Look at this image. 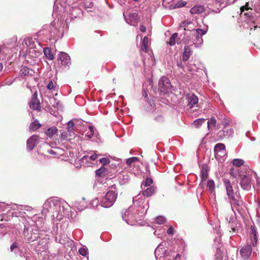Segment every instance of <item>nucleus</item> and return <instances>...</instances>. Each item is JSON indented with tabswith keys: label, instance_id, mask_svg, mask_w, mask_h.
<instances>
[{
	"label": "nucleus",
	"instance_id": "nucleus-1",
	"mask_svg": "<svg viewBox=\"0 0 260 260\" xmlns=\"http://www.w3.org/2000/svg\"><path fill=\"white\" fill-rule=\"evenodd\" d=\"M42 214L52 213V219L56 218L57 221L61 220L63 217L64 207L57 198H50L46 200L43 205Z\"/></svg>",
	"mask_w": 260,
	"mask_h": 260
},
{
	"label": "nucleus",
	"instance_id": "nucleus-2",
	"mask_svg": "<svg viewBox=\"0 0 260 260\" xmlns=\"http://www.w3.org/2000/svg\"><path fill=\"white\" fill-rule=\"evenodd\" d=\"M148 210V204H145L143 208V210L139 211L135 207H131L129 208L122 215V218L125 222L129 225H135L138 220H141L147 212Z\"/></svg>",
	"mask_w": 260,
	"mask_h": 260
},
{
	"label": "nucleus",
	"instance_id": "nucleus-3",
	"mask_svg": "<svg viewBox=\"0 0 260 260\" xmlns=\"http://www.w3.org/2000/svg\"><path fill=\"white\" fill-rule=\"evenodd\" d=\"M223 185L226 189V194L230 199L231 208L234 211V208L238 210L242 205V201L240 200V196L238 191L234 192L231 181L227 179L223 180Z\"/></svg>",
	"mask_w": 260,
	"mask_h": 260
},
{
	"label": "nucleus",
	"instance_id": "nucleus-4",
	"mask_svg": "<svg viewBox=\"0 0 260 260\" xmlns=\"http://www.w3.org/2000/svg\"><path fill=\"white\" fill-rule=\"evenodd\" d=\"M117 193L114 190H109L101 202V206L105 208L111 207L117 199Z\"/></svg>",
	"mask_w": 260,
	"mask_h": 260
},
{
	"label": "nucleus",
	"instance_id": "nucleus-5",
	"mask_svg": "<svg viewBox=\"0 0 260 260\" xmlns=\"http://www.w3.org/2000/svg\"><path fill=\"white\" fill-rule=\"evenodd\" d=\"M172 85L170 80L166 77H162L158 82V90L162 93H166L171 91Z\"/></svg>",
	"mask_w": 260,
	"mask_h": 260
},
{
	"label": "nucleus",
	"instance_id": "nucleus-6",
	"mask_svg": "<svg viewBox=\"0 0 260 260\" xmlns=\"http://www.w3.org/2000/svg\"><path fill=\"white\" fill-rule=\"evenodd\" d=\"M166 244L165 242H162L156 248L155 256L157 260H165L166 257L168 256L167 250L164 247Z\"/></svg>",
	"mask_w": 260,
	"mask_h": 260
},
{
	"label": "nucleus",
	"instance_id": "nucleus-7",
	"mask_svg": "<svg viewBox=\"0 0 260 260\" xmlns=\"http://www.w3.org/2000/svg\"><path fill=\"white\" fill-rule=\"evenodd\" d=\"M214 151L215 158L219 159L226 154L225 146L222 143H218L215 145Z\"/></svg>",
	"mask_w": 260,
	"mask_h": 260
},
{
	"label": "nucleus",
	"instance_id": "nucleus-8",
	"mask_svg": "<svg viewBox=\"0 0 260 260\" xmlns=\"http://www.w3.org/2000/svg\"><path fill=\"white\" fill-rule=\"evenodd\" d=\"M240 185L244 190H249L251 186V177L247 174L241 175Z\"/></svg>",
	"mask_w": 260,
	"mask_h": 260
},
{
	"label": "nucleus",
	"instance_id": "nucleus-9",
	"mask_svg": "<svg viewBox=\"0 0 260 260\" xmlns=\"http://www.w3.org/2000/svg\"><path fill=\"white\" fill-rule=\"evenodd\" d=\"M252 248L250 244L244 245L240 250V254L243 259L250 258L252 253Z\"/></svg>",
	"mask_w": 260,
	"mask_h": 260
},
{
	"label": "nucleus",
	"instance_id": "nucleus-10",
	"mask_svg": "<svg viewBox=\"0 0 260 260\" xmlns=\"http://www.w3.org/2000/svg\"><path fill=\"white\" fill-rule=\"evenodd\" d=\"M144 197L141 194H138V196L133 198V203L135 206L141 208V210L140 211L143 210L144 205L147 203L148 204V208H149V204L148 202H145Z\"/></svg>",
	"mask_w": 260,
	"mask_h": 260
},
{
	"label": "nucleus",
	"instance_id": "nucleus-11",
	"mask_svg": "<svg viewBox=\"0 0 260 260\" xmlns=\"http://www.w3.org/2000/svg\"><path fill=\"white\" fill-rule=\"evenodd\" d=\"M234 134V129L231 127H227L226 129L222 128L217 134L218 140H221L226 137H232Z\"/></svg>",
	"mask_w": 260,
	"mask_h": 260
},
{
	"label": "nucleus",
	"instance_id": "nucleus-12",
	"mask_svg": "<svg viewBox=\"0 0 260 260\" xmlns=\"http://www.w3.org/2000/svg\"><path fill=\"white\" fill-rule=\"evenodd\" d=\"M87 206V203L85 201V198H82L81 200L75 201L73 204L74 208L79 211L84 210Z\"/></svg>",
	"mask_w": 260,
	"mask_h": 260
},
{
	"label": "nucleus",
	"instance_id": "nucleus-13",
	"mask_svg": "<svg viewBox=\"0 0 260 260\" xmlns=\"http://www.w3.org/2000/svg\"><path fill=\"white\" fill-rule=\"evenodd\" d=\"M123 16L126 22L132 25H135L138 22L139 17L136 13L129 14L128 17H125V12H123Z\"/></svg>",
	"mask_w": 260,
	"mask_h": 260
},
{
	"label": "nucleus",
	"instance_id": "nucleus-14",
	"mask_svg": "<svg viewBox=\"0 0 260 260\" xmlns=\"http://www.w3.org/2000/svg\"><path fill=\"white\" fill-rule=\"evenodd\" d=\"M58 57L62 66H69L71 64L70 57L67 53L60 52L58 54Z\"/></svg>",
	"mask_w": 260,
	"mask_h": 260
},
{
	"label": "nucleus",
	"instance_id": "nucleus-15",
	"mask_svg": "<svg viewBox=\"0 0 260 260\" xmlns=\"http://www.w3.org/2000/svg\"><path fill=\"white\" fill-rule=\"evenodd\" d=\"M39 142V137L37 135H33L27 141V149L32 150L36 145Z\"/></svg>",
	"mask_w": 260,
	"mask_h": 260
},
{
	"label": "nucleus",
	"instance_id": "nucleus-16",
	"mask_svg": "<svg viewBox=\"0 0 260 260\" xmlns=\"http://www.w3.org/2000/svg\"><path fill=\"white\" fill-rule=\"evenodd\" d=\"M229 222V226L231 228L233 232H235L238 228V222L236 220L234 217L231 216L229 219L226 218Z\"/></svg>",
	"mask_w": 260,
	"mask_h": 260
},
{
	"label": "nucleus",
	"instance_id": "nucleus-17",
	"mask_svg": "<svg viewBox=\"0 0 260 260\" xmlns=\"http://www.w3.org/2000/svg\"><path fill=\"white\" fill-rule=\"evenodd\" d=\"M150 44L148 37H144L142 42L141 50L145 52H148Z\"/></svg>",
	"mask_w": 260,
	"mask_h": 260
},
{
	"label": "nucleus",
	"instance_id": "nucleus-18",
	"mask_svg": "<svg viewBox=\"0 0 260 260\" xmlns=\"http://www.w3.org/2000/svg\"><path fill=\"white\" fill-rule=\"evenodd\" d=\"M209 169L206 165H203L201 171V176L202 178V182L206 180L208 177Z\"/></svg>",
	"mask_w": 260,
	"mask_h": 260
},
{
	"label": "nucleus",
	"instance_id": "nucleus-19",
	"mask_svg": "<svg viewBox=\"0 0 260 260\" xmlns=\"http://www.w3.org/2000/svg\"><path fill=\"white\" fill-rule=\"evenodd\" d=\"M206 186L207 189L210 191L211 194L215 196V184L213 180H209L207 181Z\"/></svg>",
	"mask_w": 260,
	"mask_h": 260
},
{
	"label": "nucleus",
	"instance_id": "nucleus-20",
	"mask_svg": "<svg viewBox=\"0 0 260 260\" xmlns=\"http://www.w3.org/2000/svg\"><path fill=\"white\" fill-rule=\"evenodd\" d=\"M156 187L154 186H151L143 191L144 197H148L152 196L155 192Z\"/></svg>",
	"mask_w": 260,
	"mask_h": 260
},
{
	"label": "nucleus",
	"instance_id": "nucleus-21",
	"mask_svg": "<svg viewBox=\"0 0 260 260\" xmlns=\"http://www.w3.org/2000/svg\"><path fill=\"white\" fill-rule=\"evenodd\" d=\"M204 8L202 6L196 5L190 9V12L192 14H201L204 12Z\"/></svg>",
	"mask_w": 260,
	"mask_h": 260
},
{
	"label": "nucleus",
	"instance_id": "nucleus-22",
	"mask_svg": "<svg viewBox=\"0 0 260 260\" xmlns=\"http://www.w3.org/2000/svg\"><path fill=\"white\" fill-rule=\"evenodd\" d=\"M30 108L34 110H40V104L38 100L31 99L29 103Z\"/></svg>",
	"mask_w": 260,
	"mask_h": 260
},
{
	"label": "nucleus",
	"instance_id": "nucleus-23",
	"mask_svg": "<svg viewBox=\"0 0 260 260\" xmlns=\"http://www.w3.org/2000/svg\"><path fill=\"white\" fill-rule=\"evenodd\" d=\"M43 52L45 57L49 60H52L54 58V54L49 47L44 48Z\"/></svg>",
	"mask_w": 260,
	"mask_h": 260
},
{
	"label": "nucleus",
	"instance_id": "nucleus-24",
	"mask_svg": "<svg viewBox=\"0 0 260 260\" xmlns=\"http://www.w3.org/2000/svg\"><path fill=\"white\" fill-rule=\"evenodd\" d=\"M98 156L99 155L96 152H94L93 155L90 156L85 155L82 157L81 161L82 163H84L86 161L88 162L89 160H95L98 158Z\"/></svg>",
	"mask_w": 260,
	"mask_h": 260
},
{
	"label": "nucleus",
	"instance_id": "nucleus-25",
	"mask_svg": "<svg viewBox=\"0 0 260 260\" xmlns=\"http://www.w3.org/2000/svg\"><path fill=\"white\" fill-rule=\"evenodd\" d=\"M191 55V50L190 48L185 46L184 48V52L182 56V60L184 61H187Z\"/></svg>",
	"mask_w": 260,
	"mask_h": 260
},
{
	"label": "nucleus",
	"instance_id": "nucleus-26",
	"mask_svg": "<svg viewBox=\"0 0 260 260\" xmlns=\"http://www.w3.org/2000/svg\"><path fill=\"white\" fill-rule=\"evenodd\" d=\"M178 37V33H174L170 38L168 41H167V44L171 46H173L175 45L176 43H178L177 41H176Z\"/></svg>",
	"mask_w": 260,
	"mask_h": 260
},
{
	"label": "nucleus",
	"instance_id": "nucleus-27",
	"mask_svg": "<svg viewBox=\"0 0 260 260\" xmlns=\"http://www.w3.org/2000/svg\"><path fill=\"white\" fill-rule=\"evenodd\" d=\"M188 105L190 108H192L193 107L194 105L197 104L198 102V97L195 95L194 94H192L189 98H188Z\"/></svg>",
	"mask_w": 260,
	"mask_h": 260
},
{
	"label": "nucleus",
	"instance_id": "nucleus-28",
	"mask_svg": "<svg viewBox=\"0 0 260 260\" xmlns=\"http://www.w3.org/2000/svg\"><path fill=\"white\" fill-rule=\"evenodd\" d=\"M216 123L217 121L215 117H212L210 119H209L207 122V127L208 130H210L212 128L216 126Z\"/></svg>",
	"mask_w": 260,
	"mask_h": 260
},
{
	"label": "nucleus",
	"instance_id": "nucleus-29",
	"mask_svg": "<svg viewBox=\"0 0 260 260\" xmlns=\"http://www.w3.org/2000/svg\"><path fill=\"white\" fill-rule=\"evenodd\" d=\"M251 235L252 237L253 238V240L252 241V245L253 247H255L257 244V236H256V231L255 228L253 226H251Z\"/></svg>",
	"mask_w": 260,
	"mask_h": 260
},
{
	"label": "nucleus",
	"instance_id": "nucleus-30",
	"mask_svg": "<svg viewBox=\"0 0 260 260\" xmlns=\"http://www.w3.org/2000/svg\"><path fill=\"white\" fill-rule=\"evenodd\" d=\"M40 126L41 124L39 123V121L35 120L30 123L29 128L30 131H35L38 129Z\"/></svg>",
	"mask_w": 260,
	"mask_h": 260
},
{
	"label": "nucleus",
	"instance_id": "nucleus-31",
	"mask_svg": "<svg viewBox=\"0 0 260 260\" xmlns=\"http://www.w3.org/2000/svg\"><path fill=\"white\" fill-rule=\"evenodd\" d=\"M57 131V129L56 127H51L47 129L46 134L49 137L51 138L56 134Z\"/></svg>",
	"mask_w": 260,
	"mask_h": 260
},
{
	"label": "nucleus",
	"instance_id": "nucleus-32",
	"mask_svg": "<svg viewBox=\"0 0 260 260\" xmlns=\"http://www.w3.org/2000/svg\"><path fill=\"white\" fill-rule=\"evenodd\" d=\"M205 121L204 118H199L194 120L192 123V125L196 128H199Z\"/></svg>",
	"mask_w": 260,
	"mask_h": 260
},
{
	"label": "nucleus",
	"instance_id": "nucleus-33",
	"mask_svg": "<svg viewBox=\"0 0 260 260\" xmlns=\"http://www.w3.org/2000/svg\"><path fill=\"white\" fill-rule=\"evenodd\" d=\"M18 207L20 208V212H23L25 214H26L27 212H31L32 210V207L28 206H22V207Z\"/></svg>",
	"mask_w": 260,
	"mask_h": 260
},
{
	"label": "nucleus",
	"instance_id": "nucleus-34",
	"mask_svg": "<svg viewBox=\"0 0 260 260\" xmlns=\"http://www.w3.org/2000/svg\"><path fill=\"white\" fill-rule=\"evenodd\" d=\"M222 0H215V6L217 7L216 10L213 9L212 11L216 13H219L222 8L221 5L222 4Z\"/></svg>",
	"mask_w": 260,
	"mask_h": 260
},
{
	"label": "nucleus",
	"instance_id": "nucleus-35",
	"mask_svg": "<svg viewBox=\"0 0 260 260\" xmlns=\"http://www.w3.org/2000/svg\"><path fill=\"white\" fill-rule=\"evenodd\" d=\"M203 40L202 37L199 36H196V39L194 40V44L196 47H198L200 46L203 43Z\"/></svg>",
	"mask_w": 260,
	"mask_h": 260
},
{
	"label": "nucleus",
	"instance_id": "nucleus-36",
	"mask_svg": "<svg viewBox=\"0 0 260 260\" xmlns=\"http://www.w3.org/2000/svg\"><path fill=\"white\" fill-rule=\"evenodd\" d=\"M244 160L241 159H234L233 160V165L236 167H239L244 164Z\"/></svg>",
	"mask_w": 260,
	"mask_h": 260
},
{
	"label": "nucleus",
	"instance_id": "nucleus-37",
	"mask_svg": "<svg viewBox=\"0 0 260 260\" xmlns=\"http://www.w3.org/2000/svg\"><path fill=\"white\" fill-rule=\"evenodd\" d=\"M230 120L229 119L226 118L225 117H224L221 121V124L223 126L222 128L226 129L227 127H229V125H230Z\"/></svg>",
	"mask_w": 260,
	"mask_h": 260
},
{
	"label": "nucleus",
	"instance_id": "nucleus-38",
	"mask_svg": "<svg viewBox=\"0 0 260 260\" xmlns=\"http://www.w3.org/2000/svg\"><path fill=\"white\" fill-rule=\"evenodd\" d=\"M166 221V218L162 216H158L155 218V222L158 224H163Z\"/></svg>",
	"mask_w": 260,
	"mask_h": 260
},
{
	"label": "nucleus",
	"instance_id": "nucleus-39",
	"mask_svg": "<svg viewBox=\"0 0 260 260\" xmlns=\"http://www.w3.org/2000/svg\"><path fill=\"white\" fill-rule=\"evenodd\" d=\"M29 74V69L26 67H23L20 70L21 76H25Z\"/></svg>",
	"mask_w": 260,
	"mask_h": 260
},
{
	"label": "nucleus",
	"instance_id": "nucleus-40",
	"mask_svg": "<svg viewBox=\"0 0 260 260\" xmlns=\"http://www.w3.org/2000/svg\"><path fill=\"white\" fill-rule=\"evenodd\" d=\"M89 132H88L86 135V137H87L88 139H91L93 137V134H94L93 126L92 125H90L89 126Z\"/></svg>",
	"mask_w": 260,
	"mask_h": 260
},
{
	"label": "nucleus",
	"instance_id": "nucleus-41",
	"mask_svg": "<svg viewBox=\"0 0 260 260\" xmlns=\"http://www.w3.org/2000/svg\"><path fill=\"white\" fill-rule=\"evenodd\" d=\"M119 179L121 184H125L129 181V177L127 175H122L119 177Z\"/></svg>",
	"mask_w": 260,
	"mask_h": 260
},
{
	"label": "nucleus",
	"instance_id": "nucleus-42",
	"mask_svg": "<svg viewBox=\"0 0 260 260\" xmlns=\"http://www.w3.org/2000/svg\"><path fill=\"white\" fill-rule=\"evenodd\" d=\"M187 4V2L184 1L183 0H180L177 2V3L175 4V8H181L182 7L185 6Z\"/></svg>",
	"mask_w": 260,
	"mask_h": 260
},
{
	"label": "nucleus",
	"instance_id": "nucleus-43",
	"mask_svg": "<svg viewBox=\"0 0 260 260\" xmlns=\"http://www.w3.org/2000/svg\"><path fill=\"white\" fill-rule=\"evenodd\" d=\"M99 204V199L98 198H95L91 201L90 205H91V206L92 207H93V208H97L98 207Z\"/></svg>",
	"mask_w": 260,
	"mask_h": 260
},
{
	"label": "nucleus",
	"instance_id": "nucleus-44",
	"mask_svg": "<svg viewBox=\"0 0 260 260\" xmlns=\"http://www.w3.org/2000/svg\"><path fill=\"white\" fill-rule=\"evenodd\" d=\"M138 160V158L137 157H132L127 159L126 160V164L129 166H131L132 165V164L135 161H136Z\"/></svg>",
	"mask_w": 260,
	"mask_h": 260
},
{
	"label": "nucleus",
	"instance_id": "nucleus-45",
	"mask_svg": "<svg viewBox=\"0 0 260 260\" xmlns=\"http://www.w3.org/2000/svg\"><path fill=\"white\" fill-rule=\"evenodd\" d=\"M153 181L151 178H148L146 179L145 182L144 183H142V185H144L145 186H149L151 185V184L152 183Z\"/></svg>",
	"mask_w": 260,
	"mask_h": 260
},
{
	"label": "nucleus",
	"instance_id": "nucleus-46",
	"mask_svg": "<svg viewBox=\"0 0 260 260\" xmlns=\"http://www.w3.org/2000/svg\"><path fill=\"white\" fill-rule=\"evenodd\" d=\"M197 35L196 36H199L202 37L204 35L206 34L207 31L206 30H204L202 29L198 28L196 30Z\"/></svg>",
	"mask_w": 260,
	"mask_h": 260
},
{
	"label": "nucleus",
	"instance_id": "nucleus-47",
	"mask_svg": "<svg viewBox=\"0 0 260 260\" xmlns=\"http://www.w3.org/2000/svg\"><path fill=\"white\" fill-rule=\"evenodd\" d=\"M79 252L82 256H86L87 254V249L85 247H81L79 249Z\"/></svg>",
	"mask_w": 260,
	"mask_h": 260
},
{
	"label": "nucleus",
	"instance_id": "nucleus-48",
	"mask_svg": "<svg viewBox=\"0 0 260 260\" xmlns=\"http://www.w3.org/2000/svg\"><path fill=\"white\" fill-rule=\"evenodd\" d=\"M47 88L49 90H55L56 88V85H54L52 81H50L47 85Z\"/></svg>",
	"mask_w": 260,
	"mask_h": 260
},
{
	"label": "nucleus",
	"instance_id": "nucleus-49",
	"mask_svg": "<svg viewBox=\"0 0 260 260\" xmlns=\"http://www.w3.org/2000/svg\"><path fill=\"white\" fill-rule=\"evenodd\" d=\"M100 161L101 163L104 164V165H107L110 162V160L108 158L103 157L100 159Z\"/></svg>",
	"mask_w": 260,
	"mask_h": 260
},
{
	"label": "nucleus",
	"instance_id": "nucleus-50",
	"mask_svg": "<svg viewBox=\"0 0 260 260\" xmlns=\"http://www.w3.org/2000/svg\"><path fill=\"white\" fill-rule=\"evenodd\" d=\"M74 122L72 121H70L68 122V126H69V132H71L72 131V128L74 126Z\"/></svg>",
	"mask_w": 260,
	"mask_h": 260
},
{
	"label": "nucleus",
	"instance_id": "nucleus-51",
	"mask_svg": "<svg viewBox=\"0 0 260 260\" xmlns=\"http://www.w3.org/2000/svg\"><path fill=\"white\" fill-rule=\"evenodd\" d=\"M68 133L66 131H63L62 132H61L60 133V135H61V138L62 139H68Z\"/></svg>",
	"mask_w": 260,
	"mask_h": 260
},
{
	"label": "nucleus",
	"instance_id": "nucleus-52",
	"mask_svg": "<svg viewBox=\"0 0 260 260\" xmlns=\"http://www.w3.org/2000/svg\"><path fill=\"white\" fill-rule=\"evenodd\" d=\"M12 208L13 209V210H19L20 212V208H19L18 207H22V205H17V204H13L12 205Z\"/></svg>",
	"mask_w": 260,
	"mask_h": 260
},
{
	"label": "nucleus",
	"instance_id": "nucleus-53",
	"mask_svg": "<svg viewBox=\"0 0 260 260\" xmlns=\"http://www.w3.org/2000/svg\"><path fill=\"white\" fill-rule=\"evenodd\" d=\"M6 207V205L4 203H0V211H4L5 210V208Z\"/></svg>",
	"mask_w": 260,
	"mask_h": 260
},
{
	"label": "nucleus",
	"instance_id": "nucleus-54",
	"mask_svg": "<svg viewBox=\"0 0 260 260\" xmlns=\"http://www.w3.org/2000/svg\"><path fill=\"white\" fill-rule=\"evenodd\" d=\"M18 247V245L16 242H14L13 244L10 246V250L11 251H13L14 249Z\"/></svg>",
	"mask_w": 260,
	"mask_h": 260
},
{
	"label": "nucleus",
	"instance_id": "nucleus-55",
	"mask_svg": "<svg viewBox=\"0 0 260 260\" xmlns=\"http://www.w3.org/2000/svg\"><path fill=\"white\" fill-rule=\"evenodd\" d=\"M174 233V229L172 226H170L167 230V234L169 235H172Z\"/></svg>",
	"mask_w": 260,
	"mask_h": 260
},
{
	"label": "nucleus",
	"instance_id": "nucleus-56",
	"mask_svg": "<svg viewBox=\"0 0 260 260\" xmlns=\"http://www.w3.org/2000/svg\"><path fill=\"white\" fill-rule=\"evenodd\" d=\"M230 174L232 176H234L235 177H237V174L235 172V170L234 169H231V170L230 171Z\"/></svg>",
	"mask_w": 260,
	"mask_h": 260
},
{
	"label": "nucleus",
	"instance_id": "nucleus-57",
	"mask_svg": "<svg viewBox=\"0 0 260 260\" xmlns=\"http://www.w3.org/2000/svg\"><path fill=\"white\" fill-rule=\"evenodd\" d=\"M248 3H247L245 6H243L241 8V11L242 12H243L244 11V10H248L249 8H248Z\"/></svg>",
	"mask_w": 260,
	"mask_h": 260
},
{
	"label": "nucleus",
	"instance_id": "nucleus-58",
	"mask_svg": "<svg viewBox=\"0 0 260 260\" xmlns=\"http://www.w3.org/2000/svg\"><path fill=\"white\" fill-rule=\"evenodd\" d=\"M140 30L142 32H145L146 31V27L144 25H142L140 27Z\"/></svg>",
	"mask_w": 260,
	"mask_h": 260
},
{
	"label": "nucleus",
	"instance_id": "nucleus-59",
	"mask_svg": "<svg viewBox=\"0 0 260 260\" xmlns=\"http://www.w3.org/2000/svg\"><path fill=\"white\" fill-rule=\"evenodd\" d=\"M37 96H38V93H37V91H36V92L33 94L32 99L38 100V98H37Z\"/></svg>",
	"mask_w": 260,
	"mask_h": 260
},
{
	"label": "nucleus",
	"instance_id": "nucleus-60",
	"mask_svg": "<svg viewBox=\"0 0 260 260\" xmlns=\"http://www.w3.org/2000/svg\"><path fill=\"white\" fill-rule=\"evenodd\" d=\"M48 152L51 154H53V155H55L56 154V153L53 150L51 149V150H49L48 151Z\"/></svg>",
	"mask_w": 260,
	"mask_h": 260
},
{
	"label": "nucleus",
	"instance_id": "nucleus-61",
	"mask_svg": "<svg viewBox=\"0 0 260 260\" xmlns=\"http://www.w3.org/2000/svg\"><path fill=\"white\" fill-rule=\"evenodd\" d=\"M154 234L157 237L159 238L160 237V233H158L157 231H155L154 232Z\"/></svg>",
	"mask_w": 260,
	"mask_h": 260
},
{
	"label": "nucleus",
	"instance_id": "nucleus-62",
	"mask_svg": "<svg viewBox=\"0 0 260 260\" xmlns=\"http://www.w3.org/2000/svg\"><path fill=\"white\" fill-rule=\"evenodd\" d=\"M162 120V117L161 116H159L158 117L155 118V120L158 121H160Z\"/></svg>",
	"mask_w": 260,
	"mask_h": 260
},
{
	"label": "nucleus",
	"instance_id": "nucleus-63",
	"mask_svg": "<svg viewBox=\"0 0 260 260\" xmlns=\"http://www.w3.org/2000/svg\"><path fill=\"white\" fill-rule=\"evenodd\" d=\"M95 173L96 175L100 176L101 173V169H98L95 171Z\"/></svg>",
	"mask_w": 260,
	"mask_h": 260
},
{
	"label": "nucleus",
	"instance_id": "nucleus-64",
	"mask_svg": "<svg viewBox=\"0 0 260 260\" xmlns=\"http://www.w3.org/2000/svg\"><path fill=\"white\" fill-rule=\"evenodd\" d=\"M27 231V229L25 226L24 229V235L26 237H27V236L26 235V233Z\"/></svg>",
	"mask_w": 260,
	"mask_h": 260
}]
</instances>
